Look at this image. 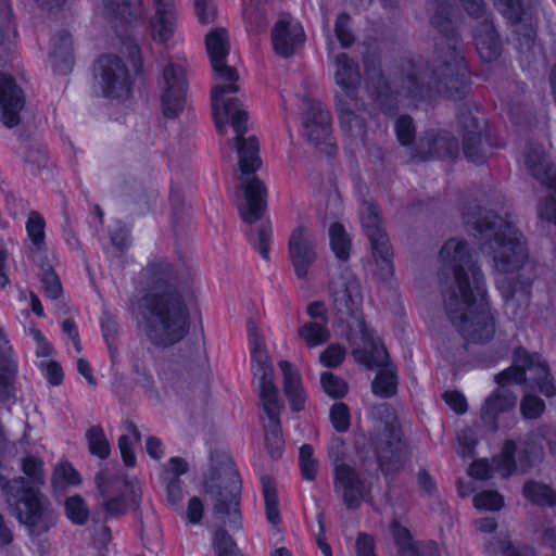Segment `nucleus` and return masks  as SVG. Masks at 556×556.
Instances as JSON below:
<instances>
[{"instance_id": "f257e3e1", "label": "nucleus", "mask_w": 556, "mask_h": 556, "mask_svg": "<svg viewBox=\"0 0 556 556\" xmlns=\"http://www.w3.org/2000/svg\"><path fill=\"white\" fill-rule=\"evenodd\" d=\"M442 260L443 303L446 315L463 337L448 340L443 353L460 363L469 344H484L495 333L494 317L485 300L483 274L473 260V251L464 240L450 239L440 250Z\"/></svg>"}, {"instance_id": "f03ea898", "label": "nucleus", "mask_w": 556, "mask_h": 556, "mask_svg": "<svg viewBox=\"0 0 556 556\" xmlns=\"http://www.w3.org/2000/svg\"><path fill=\"white\" fill-rule=\"evenodd\" d=\"M205 46L210 55L216 84L211 91L212 110L217 128L222 131L225 124L230 119L237 132L233 139L238 151L241 175L239 177V189L243 191L244 203L239 206L240 216L243 222L253 224L262 218L266 208L265 184L254 175L261 167L262 161L258 155V141L256 137L244 138L248 130V113L237 98L224 99L226 93H236L240 90L237 81L239 74L236 67L226 64L229 53V40L227 30L216 28L205 37Z\"/></svg>"}, {"instance_id": "7ed1b4c3", "label": "nucleus", "mask_w": 556, "mask_h": 556, "mask_svg": "<svg viewBox=\"0 0 556 556\" xmlns=\"http://www.w3.org/2000/svg\"><path fill=\"white\" fill-rule=\"evenodd\" d=\"M174 265L165 258L149 262L139 274L141 290L128 302V311L146 340L167 350L182 342L191 328L187 296L173 281Z\"/></svg>"}, {"instance_id": "20e7f679", "label": "nucleus", "mask_w": 556, "mask_h": 556, "mask_svg": "<svg viewBox=\"0 0 556 556\" xmlns=\"http://www.w3.org/2000/svg\"><path fill=\"white\" fill-rule=\"evenodd\" d=\"M366 91L371 101L387 116H395L399 112V97L403 96L413 101L431 99L440 94L453 101H460L467 97H454L441 90L435 83L434 75L427 64L412 59L401 61L392 80L386 77L381 67L376 64H366Z\"/></svg>"}, {"instance_id": "39448f33", "label": "nucleus", "mask_w": 556, "mask_h": 556, "mask_svg": "<svg viewBox=\"0 0 556 556\" xmlns=\"http://www.w3.org/2000/svg\"><path fill=\"white\" fill-rule=\"evenodd\" d=\"M330 305L336 318L349 328L348 339L354 345L352 354L359 364H381L388 357L383 343L366 326L363 314V292L358 278L343 268L328 282Z\"/></svg>"}, {"instance_id": "423d86ee", "label": "nucleus", "mask_w": 556, "mask_h": 556, "mask_svg": "<svg viewBox=\"0 0 556 556\" xmlns=\"http://www.w3.org/2000/svg\"><path fill=\"white\" fill-rule=\"evenodd\" d=\"M26 477L8 480L0 475V489L9 513L26 527L29 535L40 536L55 523V511L49 498L40 491L45 484L42 462L28 455L22 459Z\"/></svg>"}, {"instance_id": "0eeeda50", "label": "nucleus", "mask_w": 556, "mask_h": 556, "mask_svg": "<svg viewBox=\"0 0 556 556\" xmlns=\"http://www.w3.org/2000/svg\"><path fill=\"white\" fill-rule=\"evenodd\" d=\"M431 25L438 29L434 39V53L427 63L441 90L454 97L470 93V75L463 54V45L452 20L453 5L448 0H433Z\"/></svg>"}, {"instance_id": "6e6552de", "label": "nucleus", "mask_w": 556, "mask_h": 556, "mask_svg": "<svg viewBox=\"0 0 556 556\" xmlns=\"http://www.w3.org/2000/svg\"><path fill=\"white\" fill-rule=\"evenodd\" d=\"M464 220L467 231L480 241L482 252L492 257L496 271L509 274L523 267L528 249L511 222L481 207L465 214Z\"/></svg>"}, {"instance_id": "1a4fd4ad", "label": "nucleus", "mask_w": 556, "mask_h": 556, "mask_svg": "<svg viewBox=\"0 0 556 556\" xmlns=\"http://www.w3.org/2000/svg\"><path fill=\"white\" fill-rule=\"evenodd\" d=\"M545 441L551 454L556 453V429L551 425H540L526 434L519 442L506 440L502 450L504 466L511 472L529 473L545 457L542 445Z\"/></svg>"}, {"instance_id": "9d476101", "label": "nucleus", "mask_w": 556, "mask_h": 556, "mask_svg": "<svg viewBox=\"0 0 556 556\" xmlns=\"http://www.w3.org/2000/svg\"><path fill=\"white\" fill-rule=\"evenodd\" d=\"M500 378H507L513 384H523L526 392L538 390L546 397L556 394L548 364L540 354L530 353L522 346L515 350L511 366L501 371Z\"/></svg>"}, {"instance_id": "9b49d317", "label": "nucleus", "mask_w": 556, "mask_h": 556, "mask_svg": "<svg viewBox=\"0 0 556 556\" xmlns=\"http://www.w3.org/2000/svg\"><path fill=\"white\" fill-rule=\"evenodd\" d=\"M94 482L100 497L103 500L102 508L108 517H119L127 511V500L123 489L129 488V502L136 509L140 506L142 491L134 482L124 479L119 475L110 476L106 470H100Z\"/></svg>"}, {"instance_id": "f8f14e48", "label": "nucleus", "mask_w": 556, "mask_h": 556, "mask_svg": "<svg viewBox=\"0 0 556 556\" xmlns=\"http://www.w3.org/2000/svg\"><path fill=\"white\" fill-rule=\"evenodd\" d=\"M362 227L370 242L372 255L381 266L382 276L384 278L392 275L393 252L389 244V238L384 231L380 211L372 200H364L361 208Z\"/></svg>"}, {"instance_id": "ddd939ff", "label": "nucleus", "mask_w": 556, "mask_h": 556, "mask_svg": "<svg viewBox=\"0 0 556 556\" xmlns=\"http://www.w3.org/2000/svg\"><path fill=\"white\" fill-rule=\"evenodd\" d=\"M94 79L108 99L124 101L131 92V81L123 60L115 54L101 55L94 66Z\"/></svg>"}, {"instance_id": "4468645a", "label": "nucleus", "mask_w": 556, "mask_h": 556, "mask_svg": "<svg viewBox=\"0 0 556 556\" xmlns=\"http://www.w3.org/2000/svg\"><path fill=\"white\" fill-rule=\"evenodd\" d=\"M260 406L267 416L268 421L264 425L266 448L276 459L281 456L283 438L280 425V413L283 409V402L279 397V390L276 384L258 388Z\"/></svg>"}, {"instance_id": "2eb2a0df", "label": "nucleus", "mask_w": 556, "mask_h": 556, "mask_svg": "<svg viewBox=\"0 0 556 556\" xmlns=\"http://www.w3.org/2000/svg\"><path fill=\"white\" fill-rule=\"evenodd\" d=\"M161 89V108L166 118H176L184 111L188 83L186 72L180 65L167 64L159 81Z\"/></svg>"}, {"instance_id": "dca6fc26", "label": "nucleus", "mask_w": 556, "mask_h": 556, "mask_svg": "<svg viewBox=\"0 0 556 556\" xmlns=\"http://www.w3.org/2000/svg\"><path fill=\"white\" fill-rule=\"evenodd\" d=\"M303 127L307 140L321 152L333 155L337 147L331 143V114L320 101L305 99Z\"/></svg>"}, {"instance_id": "f3484780", "label": "nucleus", "mask_w": 556, "mask_h": 556, "mask_svg": "<svg viewBox=\"0 0 556 556\" xmlns=\"http://www.w3.org/2000/svg\"><path fill=\"white\" fill-rule=\"evenodd\" d=\"M532 280L523 275L504 276L496 281L504 300L505 313L513 319H522L530 303Z\"/></svg>"}, {"instance_id": "a211bd4d", "label": "nucleus", "mask_w": 556, "mask_h": 556, "mask_svg": "<svg viewBox=\"0 0 556 556\" xmlns=\"http://www.w3.org/2000/svg\"><path fill=\"white\" fill-rule=\"evenodd\" d=\"M494 381L497 388L485 399L481 407V420L490 432L498 430V416L510 412L517 404V394L511 390L513 384L507 378L495 375Z\"/></svg>"}, {"instance_id": "6ab92c4d", "label": "nucleus", "mask_w": 556, "mask_h": 556, "mask_svg": "<svg viewBox=\"0 0 556 556\" xmlns=\"http://www.w3.org/2000/svg\"><path fill=\"white\" fill-rule=\"evenodd\" d=\"M289 254L299 279H307L309 267L317 258L314 235L304 226L293 229L289 239Z\"/></svg>"}, {"instance_id": "aec40b11", "label": "nucleus", "mask_w": 556, "mask_h": 556, "mask_svg": "<svg viewBox=\"0 0 556 556\" xmlns=\"http://www.w3.org/2000/svg\"><path fill=\"white\" fill-rule=\"evenodd\" d=\"M210 459L211 467L203 483L205 493L219 494L218 485L230 483L231 492L236 494L241 479L232 458L225 452L214 451Z\"/></svg>"}, {"instance_id": "412c9836", "label": "nucleus", "mask_w": 556, "mask_h": 556, "mask_svg": "<svg viewBox=\"0 0 556 556\" xmlns=\"http://www.w3.org/2000/svg\"><path fill=\"white\" fill-rule=\"evenodd\" d=\"M455 138L448 132L426 131L410 151V159L416 162L428 161L432 157L452 156L457 152Z\"/></svg>"}, {"instance_id": "4be33fe9", "label": "nucleus", "mask_w": 556, "mask_h": 556, "mask_svg": "<svg viewBox=\"0 0 556 556\" xmlns=\"http://www.w3.org/2000/svg\"><path fill=\"white\" fill-rule=\"evenodd\" d=\"M305 35L299 24H293L289 14H282L271 29L274 51L281 58H290L303 46Z\"/></svg>"}, {"instance_id": "5701e85b", "label": "nucleus", "mask_w": 556, "mask_h": 556, "mask_svg": "<svg viewBox=\"0 0 556 556\" xmlns=\"http://www.w3.org/2000/svg\"><path fill=\"white\" fill-rule=\"evenodd\" d=\"M24 104L23 90L15 79L11 75L0 73V118L7 127L20 124V113Z\"/></svg>"}, {"instance_id": "b1692460", "label": "nucleus", "mask_w": 556, "mask_h": 556, "mask_svg": "<svg viewBox=\"0 0 556 556\" xmlns=\"http://www.w3.org/2000/svg\"><path fill=\"white\" fill-rule=\"evenodd\" d=\"M333 485L348 509H356L361 506L365 483L353 467L350 465L338 466L334 471Z\"/></svg>"}, {"instance_id": "393cba45", "label": "nucleus", "mask_w": 556, "mask_h": 556, "mask_svg": "<svg viewBox=\"0 0 556 556\" xmlns=\"http://www.w3.org/2000/svg\"><path fill=\"white\" fill-rule=\"evenodd\" d=\"M241 488L242 482H239L238 492L233 494V489L230 483L218 485L219 494L206 493L213 502L214 514L223 521L224 525H229L232 528L239 529L241 527Z\"/></svg>"}, {"instance_id": "a878e982", "label": "nucleus", "mask_w": 556, "mask_h": 556, "mask_svg": "<svg viewBox=\"0 0 556 556\" xmlns=\"http://www.w3.org/2000/svg\"><path fill=\"white\" fill-rule=\"evenodd\" d=\"M374 444L379 468L384 475H394L403 468L401 432L375 435Z\"/></svg>"}, {"instance_id": "bb28decb", "label": "nucleus", "mask_w": 556, "mask_h": 556, "mask_svg": "<svg viewBox=\"0 0 556 556\" xmlns=\"http://www.w3.org/2000/svg\"><path fill=\"white\" fill-rule=\"evenodd\" d=\"M249 338L252 344V358L255 363L254 375L258 377V388L274 386V368L264 345V339L254 324L249 325Z\"/></svg>"}, {"instance_id": "cd10ccee", "label": "nucleus", "mask_w": 556, "mask_h": 556, "mask_svg": "<svg viewBox=\"0 0 556 556\" xmlns=\"http://www.w3.org/2000/svg\"><path fill=\"white\" fill-rule=\"evenodd\" d=\"M155 14L150 20L152 37L160 42H166L173 37L176 17L173 0H153Z\"/></svg>"}, {"instance_id": "c85d7f7f", "label": "nucleus", "mask_w": 556, "mask_h": 556, "mask_svg": "<svg viewBox=\"0 0 556 556\" xmlns=\"http://www.w3.org/2000/svg\"><path fill=\"white\" fill-rule=\"evenodd\" d=\"M279 368L282 372V389L293 412L304 409L306 394L302 384L300 371L289 361H280Z\"/></svg>"}, {"instance_id": "c756f323", "label": "nucleus", "mask_w": 556, "mask_h": 556, "mask_svg": "<svg viewBox=\"0 0 556 556\" xmlns=\"http://www.w3.org/2000/svg\"><path fill=\"white\" fill-rule=\"evenodd\" d=\"M199 371L198 362L191 357L174 356L172 357L164 370L165 380L172 386L180 388L191 383Z\"/></svg>"}, {"instance_id": "7c9ffc66", "label": "nucleus", "mask_w": 556, "mask_h": 556, "mask_svg": "<svg viewBox=\"0 0 556 556\" xmlns=\"http://www.w3.org/2000/svg\"><path fill=\"white\" fill-rule=\"evenodd\" d=\"M519 62L523 67L535 65L542 54L540 45L535 42V30L531 25L519 24L515 30Z\"/></svg>"}, {"instance_id": "2f4dec72", "label": "nucleus", "mask_w": 556, "mask_h": 556, "mask_svg": "<svg viewBox=\"0 0 556 556\" xmlns=\"http://www.w3.org/2000/svg\"><path fill=\"white\" fill-rule=\"evenodd\" d=\"M105 17L112 23L130 25L142 15L141 0H103Z\"/></svg>"}, {"instance_id": "473e14b6", "label": "nucleus", "mask_w": 556, "mask_h": 556, "mask_svg": "<svg viewBox=\"0 0 556 556\" xmlns=\"http://www.w3.org/2000/svg\"><path fill=\"white\" fill-rule=\"evenodd\" d=\"M54 72L67 74L74 64L72 36L66 30L59 31L52 39V51L50 52Z\"/></svg>"}, {"instance_id": "72a5a7b5", "label": "nucleus", "mask_w": 556, "mask_h": 556, "mask_svg": "<svg viewBox=\"0 0 556 556\" xmlns=\"http://www.w3.org/2000/svg\"><path fill=\"white\" fill-rule=\"evenodd\" d=\"M476 46L480 56L491 62L501 54V42L493 22L488 17L476 29Z\"/></svg>"}, {"instance_id": "f704fd0d", "label": "nucleus", "mask_w": 556, "mask_h": 556, "mask_svg": "<svg viewBox=\"0 0 556 556\" xmlns=\"http://www.w3.org/2000/svg\"><path fill=\"white\" fill-rule=\"evenodd\" d=\"M368 369L381 367L371 382L372 393L381 399H389L397 392L396 368L389 364V356L381 364H372Z\"/></svg>"}, {"instance_id": "c9c22d12", "label": "nucleus", "mask_w": 556, "mask_h": 556, "mask_svg": "<svg viewBox=\"0 0 556 556\" xmlns=\"http://www.w3.org/2000/svg\"><path fill=\"white\" fill-rule=\"evenodd\" d=\"M17 368V363L0 350V403L14 396Z\"/></svg>"}, {"instance_id": "e433bc0d", "label": "nucleus", "mask_w": 556, "mask_h": 556, "mask_svg": "<svg viewBox=\"0 0 556 556\" xmlns=\"http://www.w3.org/2000/svg\"><path fill=\"white\" fill-rule=\"evenodd\" d=\"M336 64L337 72L334 78L340 90L358 88L359 70L357 63L354 62L346 53H339L336 56Z\"/></svg>"}, {"instance_id": "4c0bfd02", "label": "nucleus", "mask_w": 556, "mask_h": 556, "mask_svg": "<svg viewBox=\"0 0 556 556\" xmlns=\"http://www.w3.org/2000/svg\"><path fill=\"white\" fill-rule=\"evenodd\" d=\"M367 115L368 111L339 114L338 118L344 135L353 141L364 142L367 135Z\"/></svg>"}, {"instance_id": "58836bf2", "label": "nucleus", "mask_w": 556, "mask_h": 556, "mask_svg": "<svg viewBox=\"0 0 556 556\" xmlns=\"http://www.w3.org/2000/svg\"><path fill=\"white\" fill-rule=\"evenodd\" d=\"M522 495L532 504L541 507L556 506V492L541 481H526L522 486Z\"/></svg>"}, {"instance_id": "ea45409f", "label": "nucleus", "mask_w": 556, "mask_h": 556, "mask_svg": "<svg viewBox=\"0 0 556 556\" xmlns=\"http://www.w3.org/2000/svg\"><path fill=\"white\" fill-rule=\"evenodd\" d=\"M491 148L488 137L482 134H468L463 137V152L470 162L483 164L486 161Z\"/></svg>"}, {"instance_id": "a19ab883", "label": "nucleus", "mask_w": 556, "mask_h": 556, "mask_svg": "<svg viewBox=\"0 0 556 556\" xmlns=\"http://www.w3.org/2000/svg\"><path fill=\"white\" fill-rule=\"evenodd\" d=\"M334 108L337 114L358 113L359 111H368V104L359 96L358 88H348L338 90L334 93Z\"/></svg>"}, {"instance_id": "79ce46f5", "label": "nucleus", "mask_w": 556, "mask_h": 556, "mask_svg": "<svg viewBox=\"0 0 556 556\" xmlns=\"http://www.w3.org/2000/svg\"><path fill=\"white\" fill-rule=\"evenodd\" d=\"M484 548L488 556H496L498 553L503 556H536L532 547L515 546L509 540L500 536L490 539Z\"/></svg>"}, {"instance_id": "37998d69", "label": "nucleus", "mask_w": 556, "mask_h": 556, "mask_svg": "<svg viewBox=\"0 0 556 556\" xmlns=\"http://www.w3.org/2000/svg\"><path fill=\"white\" fill-rule=\"evenodd\" d=\"M372 415L378 421L375 435H387L401 432L395 410L387 403L377 405Z\"/></svg>"}, {"instance_id": "c03bdc74", "label": "nucleus", "mask_w": 556, "mask_h": 556, "mask_svg": "<svg viewBox=\"0 0 556 556\" xmlns=\"http://www.w3.org/2000/svg\"><path fill=\"white\" fill-rule=\"evenodd\" d=\"M268 0H244L243 18L251 31H258L266 26Z\"/></svg>"}, {"instance_id": "a18cd8bd", "label": "nucleus", "mask_w": 556, "mask_h": 556, "mask_svg": "<svg viewBox=\"0 0 556 556\" xmlns=\"http://www.w3.org/2000/svg\"><path fill=\"white\" fill-rule=\"evenodd\" d=\"M86 440L88 443L89 452L99 457L106 459L111 454L110 442L100 425L91 426L86 431Z\"/></svg>"}, {"instance_id": "49530a36", "label": "nucleus", "mask_w": 556, "mask_h": 556, "mask_svg": "<svg viewBox=\"0 0 556 556\" xmlns=\"http://www.w3.org/2000/svg\"><path fill=\"white\" fill-rule=\"evenodd\" d=\"M298 334L304 340L308 348L324 344L330 339V331L327 328V324L317 321L305 323L299 328Z\"/></svg>"}, {"instance_id": "de8ad7c7", "label": "nucleus", "mask_w": 556, "mask_h": 556, "mask_svg": "<svg viewBox=\"0 0 556 556\" xmlns=\"http://www.w3.org/2000/svg\"><path fill=\"white\" fill-rule=\"evenodd\" d=\"M330 245L340 261H346L350 257L351 240L343 225L332 223L329 227Z\"/></svg>"}, {"instance_id": "09e8293b", "label": "nucleus", "mask_w": 556, "mask_h": 556, "mask_svg": "<svg viewBox=\"0 0 556 556\" xmlns=\"http://www.w3.org/2000/svg\"><path fill=\"white\" fill-rule=\"evenodd\" d=\"M263 494L265 498V509L267 520L276 526L280 522V513L278 507V494L276 486L270 477L264 476L261 479Z\"/></svg>"}, {"instance_id": "8fccbe9b", "label": "nucleus", "mask_w": 556, "mask_h": 556, "mask_svg": "<svg viewBox=\"0 0 556 556\" xmlns=\"http://www.w3.org/2000/svg\"><path fill=\"white\" fill-rule=\"evenodd\" d=\"M45 227L46 222L43 217L37 211H31L26 222V230L33 247L38 252L46 250Z\"/></svg>"}, {"instance_id": "3c124183", "label": "nucleus", "mask_w": 556, "mask_h": 556, "mask_svg": "<svg viewBox=\"0 0 556 556\" xmlns=\"http://www.w3.org/2000/svg\"><path fill=\"white\" fill-rule=\"evenodd\" d=\"M320 384L325 393L331 399H342L349 391L348 383L331 371H325L321 374Z\"/></svg>"}, {"instance_id": "603ef678", "label": "nucleus", "mask_w": 556, "mask_h": 556, "mask_svg": "<svg viewBox=\"0 0 556 556\" xmlns=\"http://www.w3.org/2000/svg\"><path fill=\"white\" fill-rule=\"evenodd\" d=\"M394 130L397 141L404 147L410 146L416 138L415 123L407 114L400 115L395 119Z\"/></svg>"}, {"instance_id": "864d4df0", "label": "nucleus", "mask_w": 556, "mask_h": 556, "mask_svg": "<svg viewBox=\"0 0 556 556\" xmlns=\"http://www.w3.org/2000/svg\"><path fill=\"white\" fill-rule=\"evenodd\" d=\"M458 124L463 136L468 134H482L483 126L480 124L478 116L472 113L468 103H464L459 106Z\"/></svg>"}, {"instance_id": "5fc2aeb1", "label": "nucleus", "mask_w": 556, "mask_h": 556, "mask_svg": "<svg viewBox=\"0 0 556 556\" xmlns=\"http://www.w3.org/2000/svg\"><path fill=\"white\" fill-rule=\"evenodd\" d=\"M217 556H242L235 541L224 528H218L214 536Z\"/></svg>"}, {"instance_id": "6e6d98bb", "label": "nucleus", "mask_w": 556, "mask_h": 556, "mask_svg": "<svg viewBox=\"0 0 556 556\" xmlns=\"http://www.w3.org/2000/svg\"><path fill=\"white\" fill-rule=\"evenodd\" d=\"M51 483L54 489L64 483L76 485L80 483V476L71 464H60L53 471Z\"/></svg>"}, {"instance_id": "4d7b16f0", "label": "nucleus", "mask_w": 556, "mask_h": 556, "mask_svg": "<svg viewBox=\"0 0 556 556\" xmlns=\"http://www.w3.org/2000/svg\"><path fill=\"white\" fill-rule=\"evenodd\" d=\"M66 516L77 525H85L88 520L89 511L80 496L68 497L65 502Z\"/></svg>"}, {"instance_id": "13d9d810", "label": "nucleus", "mask_w": 556, "mask_h": 556, "mask_svg": "<svg viewBox=\"0 0 556 556\" xmlns=\"http://www.w3.org/2000/svg\"><path fill=\"white\" fill-rule=\"evenodd\" d=\"M520 412L526 419H538L545 412V403L533 394H525L520 402Z\"/></svg>"}, {"instance_id": "bf43d9fd", "label": "nucleus", "mask_w": 556, "mask_h": 556, "mask_svg": "<svg viewBox=\"0 0 556 556\" xmlns=\"http://www.w3.org/2000/svg\"><path fill=\"white\" fill-rule=\"evenodd\" d=\"M494 4L508 20L520 22L526 12L527 0H493Z\"/></svg>"}, {"instance_id": "052dcab7", "label": "nucleus", "mask_w": 556, "mask_h": 556, "mask_svg": "<svg viewBox=\"0 0 556 556\" xmlns=\"http://www.w3.org/2000/svg\"><path fill=\"white\" fill-rule=\"evenodd\" d=\"M351 16L343 12L337 16L334 33L342 48H349L353 45L355 38L350 29Z\"/></svg>"}, {"instance_id": "680f3d73", "label": "nucleus", "mask_w": 556, "mask_h": 556, "mask_svg": "<svg viewBox=\"0 0 556 556\" xmlns=\"http://www.w3.org/2000/svg\"><path fill=\"white\" fill-rule=\"evenodd\" d=\"M330 420L338 432H345L350 428V410L345 403H334L330 408Z\"/></svg>"}, {"instance_id": "e2e57ef3", "label": "nucleus", "mask_w": 556, "mask_h": 556, "mask_svg": "<svg viewBox=\"0 0 556 556\" xmlns=\"http://www.w3.org/2000/svg\"><path fill=\"white\" fill-rule=\"evenodd\" d=\"M473 505L478 509L498 510L504 505V498L496 491H483L475 495Z\"/></svg>"}, {"instance_id": "0e129e2a", "label": "nucleus", "mask_w": 556, "mask_h": 556, "mask_svg": "<svg viewBox=\"0 0 556 556\" xmlns=\"http://www.w3.org/2000/svg\"><path fill=\"white\" fill-rule=\"evenodd\" d=\"M41 283L49 298L58 299L62 294L61 281L51 266L42 269Z\"/></svg>"}, {"instance_id": "69168bd1", "label": "nucleus", "mask_w": 556, "mask_h": 556, "mask_svg": "<svg viewBox=\"0 0 556 556\" xmlns=\"http://www.w3.org/2000/svg\"><path fill=\"white\" fill-rule=\"evenodd\" d=\"M300 467L302 476L306 480H314L316 477V466L317 463L313 458V447L309 444H303L300 447Z\"/></svg>"}, {"instance_id": "338daca9", "label": "nucleus", "mask_w": 556, "mask_h": 556, "mask_svg": "<svg viewBox=\"0 0 556 556\" xmlns=\"http://www.w3.org/2000/svg\"><path fill=\"white\" fill-rule=\"evenodd\" d=\"M170 204L174 225L179 226L184 224L190 211V206L186 204L185 197L177 191H173L170 193Z\"/></svg>"}, {"instance_id": "774afa93", "label": "nucleus", "mask_w": 556, "mask_h": 556, "mask_svg": "<svg viewBox=\"0 0 556 556\" xmlns=\"http://www.w3.org/2000/svg\"><path fill=\"white\" fill-rule=\"evenodd\" d=\"M345 357V349L340 344H330L319 356L320 363L329 368L338 367Z\"/></svg>"}]
</instances>
